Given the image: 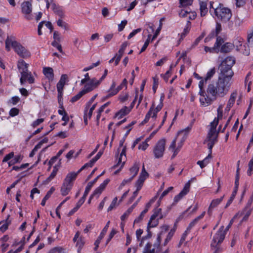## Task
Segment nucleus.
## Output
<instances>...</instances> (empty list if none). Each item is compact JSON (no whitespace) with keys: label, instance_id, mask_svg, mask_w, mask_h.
Masks as SVG:
<instances>
[{"label":"nucleus","instance_id":"obj_60","mask_svg":"<svg viewBox=\"0 0 253 253\" xmlns=\"http://www.w3.org/2000/svg\"><path fill=\"white\" fill-rule=\"evenodd\" d=\"M19 110L16 108H12L9 111V115L11 117H14L18 115Z\"/></svg>","mask_w":253,"mask_h":253},{"label":"nucleus","instance_id":"obj_42","mask_svg":"<svg viewBox=\"0 0 253 253\" xmlns=\"http://www.w3.org/2000/svg\"><path fill=\"white\" fill-rule=\"evenodd\" d=\"M215 73V68H213L211 69L207 74L206 77H205V82H207L208 80H210L212 76Z\"/></svg>","mask_w":253,"mask_h":253},{"label":"nucleus","instance_id":"obj_54","mask_svg":"<svg viewBox=\"0 0 253 253\" xmlns=\"http://www.w3.org/2000/svg\"><path fill=\"white\" fill-rule=\"evenodd\" d=\"M154 107H155V104H154V102H153L152 103L150 108L149 109V110L148 111V112H147V113L146 114V115L145 116V118L146 119H147L148 120H149L150 118L151 117V115L152 114V111H153Z\"/></svg>","mask_w":253,"mask_h":253},{"label":"nucleus","instance_id":"obj_47","mask_svg":"<svg viewBox=\"0 0 253 253\" xmlns=\"http://www.w3.org/2000/svg\"><path fill=\"white\" fill-rule=\"evenodd\" d=\"M209 163V159H203L202 161H198L197 164L200 166L201 169H203Z\"/></svg>","mask_w":253,"mask_h":253},{"label":"nucleus","instance_id":"obj_21","mask_svg":"<svg viewBox=\"0 0 253 253\" xmlns=\"http://www.w3.org/2000/svg\"><path fill=\"white\" fill-rule=\"evenodd\" d=\"M205 214V212H203L201 215L195 218L192 222L189 223L186 230L190 232V230L198 223L199 220L202 219L204 216Z\"/></svg>","mask_w":253,"mask_h":253},{"label":"nucleus","instance_id":"obj_41","mask_svg":"<svg viewBox=\"0 0 253 253\" xmlns=\"http://www.w3.org/2000/svg\"><path fill=\"white\" fill-rule=\"evenodd\" d=\"M223 106L222 105H220L217 110V116L214 119L217 120L218 122L220 120H221L223 117Z\"/></svg>","mask_w":253,"mask_h":253},{"label":"nucleus","instance_id":"obj_58","mask_svg":"<svg viewBox=\"0 0 253 253\" xmlns=\"http://www.w3.org/2000/svg\"><path fill=\"white\" fill-rule=\"evenodd\" d=\"M249 169L247 171V174L249 176L251 175L253 170V159H251L249 163Z\"/></svg>","mask_w":253,"mask_h":253},{"label":"nucleus","instance_id":"obj_63","mask_svg":"<svg viewBox=\"0 0 253 253\" xmlns=\"http://www.w3.org/2000/svg\"><path fill=\"white\" fill-rule=\"evenodd\" d=\"M127 22V20H123L122 21L121 24H119V25H118V31L119 32H121V31L123 30V29H124L126 25Z\"/></svg>","mask_w":253,"mask_h":253},{"label":"nucleus","instance_id":"obj_44","mask_svg":"<svg viewBox=\"0 0 253 253\" xmlns=\"http://www.w3.org/2000/svg\"><path fill=\"white\" fill-rule=\"evenodd\" d=\"M236 194H237V190L234 189L231 194V196L230 199L228 200V202H227L226 205L225 207V208H227L228 206H229L230 205V204L233 202L234 199L235 198Z\"/></svg>","mask_w":253,"mask_h":253},{"label":"nucleus","instance_id":"obj_11","mask_svg":"<svg viewBox=\"0 0 253 253\" xmlns=\"http://www.w3.org/2000/svg\"><path fill=\"white\" fill-rule=\"evenodd\" d=\"M110 181L109 179H105L97 188H96L93 193L92 194L93 196H95L97 195V197L101 194L102 192L104 190L107 185L109 183Z\"/></svg>","mask_w":253,"mask_h":253},{"label":"nucleus","instance_id":"obj_8","mask_svg":"<svg viewBox=\"0 0 253 253\" xmlns=\"http://www.w3.org/2000/svg\"><path fill=\"white\" fill-rule=\"evenodd\" d=\"M20 73L21 77L20 79V82L21 84H23L24 83L27 81L29 84H33L34 82V78L32 76L31 72H29L28 71H21Z\"/></svg>","mask_w":253,"mask_h":253},{"label":"nucleus","instance_id":"obj_3","mask_svg":"<svg viewBox=\"0 0 253 253\" xmlns=\"http://www.w3.org/2000/svg\"><path fill=\"white\" fill-rule=\"evenodd\" d=\"M218 122H219L217 120L214 119L210 124L211 128L208 132L206 139V141L208 142V146L210 151V154H209L205 158H211V149L214 144L217 142V137L218 135V131H216V130Z\"/></svg>","mask_w":253,"mask_h":253},{"label":"nucleus","instance_id":"obj_55","mask_svg":"<svg viewBox=\"0 0 253 253\" xmlns=\"http://www.w3.org/2000/svg\"><path fill=\"white\" fill-rule=\"evenodd\" d=\"M86 196L87 195H85V194L84 193L83 196L80 199V200L77 203L76 207L77 208L79 209L81 207V206L83 204V203L85 201Z\"/></svg>","mask_w":253,"mask_h":253},{"label":"nucleus","instance_id":"obj_23","mask_svg":"<svg viewBox=\"0 0 253 253\" xmlns=\"http://www.w3.org/2000/svg\"><path fill=\"white\" fill-rule=\"evenodd\" d=\"M140 168V164L137 162H135L133 166L131 167L129 169L130 172L132 175V177H134L137 174Z\"/></svg>","mask_w":253,"mask_h":253},{"label":"nucleus","instance_id":"obj_56","mask_svg":"<svg viewBox=\"0 0 253 253\" xmlns=\"http://www.w3.org/2000/svg\"><path fill=\"white\" fill-rule=\"evenodd\" d=\"M29 164L28 163H26L24 164L21 165L20 166H19H19H13L12 167V169L18 171V170H20L22 169L26 168L29 166Z\"/></svg>","mask_w":253,"mask_h":253},{"label":"nucleus","instance_id":"obj_34","mask_svg":"<svg viewBox=\"0 0 253 253\" xmlns=\"http://www.w3.org/2000/svg\"><path fill=\"white\" fill-rule=\"evenodd\" d=\"M109 224H110V221L107 222L106 225L105 226V227L102 230L99 236H98L97 240H99V241H101V240L102 239V238L104 237L105 235L106 234V233L108 230V227L109 226Z\"/></svg>","mask_w":253,"mask_h":253},{"label":"nucleus","instance_id":"obj_20","mask_svg":"<svg viewBox=\"0 0 253 253\" xmlns=\"http://www.w3.org/2000/svg\"><path fill=\"white\" fill-rule=\"evenodd\" d=\"M73 186V184H67L64 182L61 188V193L63 196H66L68 194L69 192L70 191L72 187Z\"/></svg>","mask_w":253,"mask_h":253},{"label":"nucleus","instance_id":"obj_38","mask_svg":"<svg viewBox=\"0 0 253 253\" xmlns=\"http://www.w3.org/2000/svg\"><path fill=\"white\" fill-rule=\"evenodd\" d=\"M57 25L59 27L64 28L65 30H69V26L68 24L63 21L61 18L57 21Z\"/></svg>","mask_w":253,"mask_h":253},{"label":"nucleus","instance_id":"obj_27","mask_svg":"<svg viewBox=\"0 0 253 253\" xmlns=\"http://www.w3.org/2000/svg\"><path fill=\"white\" fill-rule=\"evenodd\" d=\"M17 66L20 72L21 71H28V64L22 59L18 60Z\"/></svg>","mask_w":253,"mask_h":253},{"label":"nucleus","instance_id":"obj_18","mask_svg":"<svg viewBox=\"0 0 253 253\" xmlns=\"http://www.w3.org/2000/svg\"><path fill=\"white\" fill-rule=\"evenodd\" d=\"M22 12L29 14L32 11V4L29 1L24 2L22 4Z\"/></svg>","mask_w":253,"mask_h":253},{"label":"nucleus","instance_id":"obj_51","mask_svg":"<svg viewBox=\"0 0 253 253\" xmlns=\"http://www.w3.org/2000/svg\"><path fill=\"white\" fill-rule=\"evenodd\" d=\"M153 90L154 92H156V89L158 86L159 79L157 76H155L153 78Z\"/></svg>","mask_w":253,"mask_h":253},{"label":"nucleus","instance_id":"obj_40","mask_svg":"<svg viewBox=\"0 0 253 253\" xmlns=\"http://www.w3.org/2000/svg\"><path fill=\"white\" fill-rule=\"evenodd\" d=\"M239 163H240V161H239L238 162V163H237L238 168H237V171H236V178H235V181L234 189H236L237 190H238V188L239 184Z\"/></svg>","mask_w":253,"mask_h":253},{"label":"nucleus","instance_id":"obj_28","mask_svg":"<svg viewBox=\"0 0 253 253\" xmlns=\"http://www.w3.org/2000/svg\"><path fill=\"white\" fill-rule=\"evenodd\" d=\"M216 42L214 43V46L216 48V53H218L220 49V47L222 46V43L224 42V41L222 38L220 36H216Z\"/></svg>","mask_w":253,"mask_h":253},{"label":"nucleus","instance_id":"obj_48","mask_svg":"<svg viewBox=\"0 0 253 253\" xmlns=\"http://www.w3.org/2000/svg\"><path fill=\"white\" fill-rule=\"evenodd\" d=\"M59 42H57V41H53L51 43V45L57 48V49L59 50V51L63 54L64 53V52L62 50V46L61 44H59L58 43Z\"/></svg>","mask_w":253,"mask_h":253},{"label":"nucleus","instance_id":"obj_53","mask_svg":"<svg viewBox=\"0 0 253 253\" xmlns=\"http://www.w3.org/2000/svg\"><path fill=\"white\" fill-rule=\"evenodd\" d=\"M118 198L117 197H115L112 202H111L110 205L108 208L107 211H112L116 206Z\"/></svg>","mask_w":253,"mask_h":253},{"label":"nucleus","instance_id":"obj_46","mask_svg":"<svg viewBox=\"0 0 253 253\" xmlns=\"http://www.w3.org/2000/svg\"><path fill=\"white\" fill-rule=\"evenodd\" d=\"M127 83V81L126 79H124L120 85H119L117 88L114 89V90L117 93L120 90H121L124 86L126 87V84Z\"/></svg>","mask_w":253,"mask_h":253},{"label":"nucleus","instance_id":"obj_52","mask_svg":"<svg viewBox=\"0 0 253 253\" xmlns=\"http://www.w3.org/2000/svg\"><path fill=\"white\" fill-rule=\"evenodd\" d=\"M133 209L130 207L121 216V219L122 220H125L129 214L132 211Z\"/></svg>","mask_w":253,"mask_h":253},{"label":"nucleus","instance_id":"obj_33","mask_svg":"<svg viewBox=\"0 0 253 253\" xmlns=\"http://www.w3.org/2000/svg\"><path fill=\"white\" fill-rule=\"evenodd\" d=\"M207 82H205V79L204 80H201L200 81L199 83V87L200 88V91H199V94L201 96H202L205 98L206 96V95L207 94V92H206L205 90H204V84L206 83Z\"/></svg>","mask_w":253,"mask_h":253},{"label":"nucleus","instance_id":"obj_19","mask_svg":"<svg viewBox=\"0 0 253 253\" xmlns=\"http://www.w3.org/2000/svg\"><path fill=\"white\" fill-rule=\"evenodd\" d=\"M223 196L220 198L213 200L209 208L208 213L210 214L212 210L218 205L223 200Z\"/></svg>","mask_w":253,"mask_h":253},{"label":"nucleus","instance_id":"obj_61","mask_svg":"<svg viewBox=\"0 0 253 253\" xmlns=\"http://www.w3.org/2000/svg\"><path fill=\"white\" fill-rule=\"evenodd\" d=\"M191 126H188L185 129L179 131L177 133V135H179L183 133H184V135H186L188 133L189 131L191 130Z\"/></svg>","mask_w":253,"mask_h":253},{"label":"nucleus","instance_id":"obj_26","mask_svg":"<svg viewBox=\"0 0 253 253\" xmlns=\"http://www.w3.org/2000/svg\"><path fill=\"white\" fill-rule=\"evenodd\" d=\"M200 6L201 16L202 17L206 15L208 10L207 2L205 1H200Z\"/></svg>","mask_w":253,"mask_h":253},{"label":"nucleus","instance_id":"obj_25","mask_svg":"<svg viewBox=\"0 0 253 253\" xmlns=\"http://www.w3.org/2000/svg\"><path fill=\"white\" fill-rule=\"evenodd\" d=\"M60 167V165H55L53 167V169L52 170V172L51 173L50 175L46 179V181L47 182H49L51 180H52L56 176L57 172L59 169V168Z\"/></svg>","mask_w":253,"mask_h":253},{"label":"nucleus","instance_id":"obj_2","mask_svg":"<svg viewBox=\"0 0 253 253\" xmlns=\"http://www.w3.org/2000/svg\"><path fill=\"white\" fill-rule=\"evenodd\" d=\"M235 63V59L232 56L227 57L219 66L220 73L219 75L223 76L230 80L234 75L232 70V66Z\"/></svg>","mask_w":253,"mask_h":253},{"label":"nucleus","instance_id":"obj_5","mask_svg":"<svg viewBox=\"0 0 253 253\" xmlns=\"http://www.w3.org/2000/svg\"><path fill=\"white\" fill-rule=\"evenodd\" d=\"M239 215V212L237 213L234 215L233 218L230 220L229 224L227 225V226L226 227L225 229H224L223 226H221L219 228L217 233L214 235L212 240V242L211 243V246L212 247H216L217 245H218V244H220L223 242L225 238L227 231L229 230V229L230 228V227L231 226L233 223L234 219L237 218Z\"/></svg>","mask_w":253,"mask_h":253},{"label":"nucleus","instance_id":"obj_57","mask_svg":"<svg viewBox=\"0 0 253 253\" xmlns=\"http://www.w3.org/2000/svg\"><path fill=\"white\" fill-rule=\"evenodd\" d=\"M151 36V35H148V39L145 41L143 46H142V47L141 48V50L139 52V54H140L141 53L143 52V51H144L147 48V47H148L149 44V42H150V40H149V38H150V37Z\"/></svg>","mask_w":253,"mask_h":253},{"label":"nucleus","instance_id":"obj_37","mask_svg":"<svg viewBox=\"0 0 253 253\" xmlns=\"http://www.w3.org/2000/svg\"><path fill=\"white\" fill-rule=\"evenodd\" d=\"M161 241V238L160 236H158L157 238V243L154 244V248L155 249V253H158L160 252V243Z\"/></svg>","mask_w":253,"mask_h":253},{"label":"nucleus","instance_id":"obj_59","mask_svg":"<svg viewBox=\"0 0 253 253\" xmlns=\"http://www.w3.org/2000/svg\"><path fill=\"white\" fill-rule=\"evenodd\" d=\"M147 213V210H144L140 213V215L134 220V223H138L143 218L145 213Z\"/></svg>","mask_w":253,"mask_h":253},{"label":"nucleus","instance_id":"obj_22","mask_svg":"<svg viewBox=\"0 0 253 253\" xmlns=\"http://www.w3.org/2000/svg\"><path fill=\"white\" fill-rule=\"evenodd\" d=\"M130 111V109H129L127 107L125 106L123 108H122L119 111L115 114V117H117L119 116V119L121 118L123 116H124L127 114H128Z\"/></svg>","mask_w":253,"mask_h":253},{"label":"nucleus","instance_id":"obj_17","mask_svg":"<svg viewBox=\"0 0 253 253\" xmlns=\"http://www.w3.org/2000/svg\"><path fill=\"white\" fill-rule=\"evenodd\" d=\"M43 73L45 76L50 81H53L54 78L53 70L51 67H44Z\"/></svg>","mask_w":253,"mask_h":253},{"label":"nucleus","instance_id":"obj_45","mask_svg":"<svg viewBox=\"0 0 253 253\" xmlns=\"http://www.w3.org/2000/svg\"><path fill=\"white\" fill-rule=\"evenodd\" d=\"M85 243L84 240L83 238L80 237V238L77 241L76 243V246L78 247V252L80 251Z\"/></svg>","mask_w":253,"mask_h":253},{"label":"nucleus","instance_id":"obj_30","mask_svg":"<svg viewBox=\"0 0 253 253\" xmlns=\"http://www.w3.org/2000/svg\"><path fill=\"white\" fill-rule=\"evenodd\" d=\"M55 191V188L53 187H52L50 190L47 192L46 195L43 198L41 202V205L42 206H44L45 205L46 201L49 198L52 194Z\"/></svg>","mask_w":253,"mask_h":253},{"label":"nucleus","instance_id":"obj_4","mask_svg":"<svg viewBox=\"0 0 253 253\" xmlns=\"http://www.w3.org/2000/svg\"><path fill=\"white\" fill-rule=\"evenodd\" d=\"M10 45H11L15 51L21 57L26 58L31 56L30 52L24 46L16 41H12L8 37L5 41V48L7 51L10 50Z\"/></svg>","mask_w":253,"mask_h":253},{"label":"nucleus","instance_id":"obj_16","mask_svg":"<svg viewBox=\"0 0 253 253\" xmlns=\"http://www.w3.org/2000/svg\"><path fill=\"white\" fill-rule=\"evenodd\" d=\"M237 91H235V92H233L232 93H231V94L230 95V97L228 100V103H227L226 107L225 108V111H229L230 110L231 108L233 106V105H234V104L235 103V99L237 97Z\"/></svg>","mask_w":253,"mask_h":253},{"label":"nucleus","instance_id":"obj_12","mask_svg":"<svg viewBox=\"0 0 253 253\" xmlns=\"http://www.w3.org/2000/svg\"><path fill=\"white\" fill-rule=\"evenodd\" d=\"M108 74V70L107 69H105L104 70V73L102 76L101 77L99 80H97L96 78H93L92 79L91 81V84H89L92 88V89H94L95 88H96L99 84L101 83V82L105 78L106 76H107Z\"/></svg>","mask_w":253,"mask_h":253},{"label":"nucleus","instance_id":"obj_31","mask_svg":"<svg viewBox=\"0 0 253 253\" xmlns=\"http://www.w3.org/2000/svg\"><path fill=\"white\" fill-rule=\"evenodd\" d=\"M159 224L158 219L154 218V219H151V217L148 223L147 226V231L149 233L150 228H153L157 226Z\"/></svg>","mask_w":253,"mask_h":253},{"label":"nucleus","instance_id":"obj_1","mask_svg":"<svg viewBox=\"0 0 253 253\" xmlns=\"http://www.w3.org/2000/svg\"><path fill=\"white\" fill-rule=\"evenodd\" d=\"M231 85V80L219 75L217 82L209 84L205 98H200L201 104H211L218 97H223L228 93Z\"/></svg>","mask_w":253,"mask_h":253},{"label":"nucleus","instance_id":"obj_39","mask_svg":"<svg viewBox=\"0 0 253 253\" xmlns=\"http://www.w3.org/2000/svg\"><path fill=\"white\" fill-rule=\"evenodd\" d=\"M151 244L148 243L144 248L143 253H155V249H151Z\"/></svg>","mask_w":253,"mask_h":253},{"label":"nucleus","instance_id":"obj_15","mask_svg":"<svg viewBox=\"0 0 253 253\" xmlns=\"http://www.w3.org/2000/svg\"><path fill=\"white\" fill-rule=\"evenodd\" d=\"M234 47V43L226 42L221 46L219 51L224 53H229L233 49Z\"/></svg>","mask_w":253,"mask_h":253},{"label":"nucleus","instance_id":"obj_35","mask_svg":"<svg viewBox=\"0 0 253 253\" xmlns=\"http://www.w3.org/2000/svg\"><path fill=\"white\" fill-rule=\"evenodd\" d=\"M98 159H91L88 163H86L84 164L79 170L78 172H80L81 171H82L83 169L87 168H91L92 167L93 165L95 163V162L97 161Z\"/></svg>","mask_w":253,"mask_h":253},{"label":"nucleus","instance_id":"obj_13","mask_svg":"<svg viewBox=\"0 0 253 253\" xmlns=\"http://www.w3.org/2000/svg\"><path fill=\"white\" fill-rule=\"evenodd\" d=\"M51 8L54 13L60 18H63L64 17V12L60 6L57 5L55 3H53L51 4Z\"/></svg>","mask_w":253,"mask_h":253},{"label":"nucleus","instance_id":"obj_24","mask_svg":"<svg viewBox=\"0 0 253 253\" xmlns=\"http://www.w3.org/2000/svg\"><path fill=\"white\" fill-rule=\"evenodd\" d=\"M241 23L240 19L238 17H235L233 20L229 21L228 27L230 28H237L240 26Z\"/></svg>","mask_w":253,"mask_h":253},{"label":"nucleus","instance_id":"obj_43","mask_svg":"<svg viewBox=\"0 0 253 253\" xmlns=\"http://www.w3.org/2000/svg\"><path fill=\"white\" fill-rule=\"evenodd\" d=\"M243 41V39L241 38H238L234 40V43L236 44L238 50H241V48L243 47L241 43Z\"/></svg>","mask_w":253,"mask_h":253},{"label":"nucleus","instance_id":"obj_36","mask_svg":"<svg viewBox=\"0 0 253 253\" xmlns=\"http://www.w3.org/2000/svg\"><path fill=\"white\" fill-rule=\"evenodd\" d=\"M251 211L252 210L251 208H249L246 210H245L244 209L242 212H241V213L239 212V215H238V216H241L243 214H245V215L243 218V220H246L248 218L249 216L251 215Z\"/></svg>","mask_w":253,"mask_h":253},{"label":"nucleus","instance_id":"obj_7","mask_svg":"<svg viewBox=\"0 0 253 253\" xmlns=\"http://www.w3.org/2000/svg\"><path fill=\"white\" fill-rule=\"evenodd\" d=\"M165 144L166 140L165 139H162L157 143L153 150L154 154L156 158H159L163 157Z\"/></svg>","mask_w":253,"mask_h":253},{"label":"nucleus","instance_id":"obj_62","mask_svg":"<svg viewBox=\"0 0 253 253\" xmlns=\"http://www.w3.org/2000/svg\"><path fill=\"white\" fill-rule=\"evenodd\" d=\"M128 45V43L126 42H124L121 45V48L119 50V53L124 54V51Z\"/></svg>","mask_w":253,"mask_h":253},{"label":"nucleus","instance_id":"obj_9","mask_svg":"<svg viewBox=\"0 0 253 253\" xmlns=\"http://www.w3.org/2000/svg\"><path fill=\"white\" fill-rule=\"evenodd\" d=\"M190 186V182L189 181L187 182L182 190L174 198V202L173 205L175 204L178 201H179L185 195H186L189 191Z\"/></svg>","mask_w":253,"mask_h":253},{"label":"nucleus","instance_id":"obj_29","mask_svg":"<svg viewBox=\"0 0 253 253\" xmlns=\"http://www.w3.org/2000/svg\"><path fill=\"white\" fill-rule=\"evenodd\" d=\"M99 176H97L93 181H90L87 183V186L85 187V189L84 193L85 195H87L88 193L89 192L91 187L93 186L94 184L96 182L98 179L99 178Z\"/></svg>","mask_w":253,"mask_h":253},{"label":"nucleus","instance_id":"obj_10","mask_svg":"<svg viewBox=\"0 0 253 253\" xmlns=\"http://www.w3.org/2000/svg\"><path fill=\"white\" fill-rule=\"evenodd\" d=\"M92 88L89 85H84L83 90L80 91L77 95L73 96L71 99V102L74 103L78 101L83 95L92 91Z\"/></svg>","mask_w":253,"mask_h":253},{"label":"nucleus","instance_id":"obj_14","mask_svg":"<svg viewBox=\"0 0 253 253\" xmlns=\"http://www.w3.org/2000/svg\"><path fill=\"white\" fill-rule=\"evenodd\" d=\"M80 172H78V171L77 172H72L67 174L66 176L64 182L67 184H73L72 182L74 181L78 174Z\"/></svg>","mask_w":253,"mask_h":253},{"label":"nucleus","instance_id":"obj_64","mask_svg":"<svg viewBox=\"0 0 253 253\" xmlns=\"http://www.w3.org/2000/svg\"><path fill=\"white\" fill-rule=\"evenodd\" d=\"M143 182H144V181H143L142 179L141 180V179H138L137 180V181L136 182V190L139 191L141 189Z\"/></svg>","mask_w":253,"mask_h":253},{"label":"nucleus","instance_id":"obj_32","mask_svg":"<svg viewBox=\"0 0 253 253\" xmlns=\"http://www.w3.org/2000/svg\"><path fill=\"white\" fill-rule=\"evenodd\" d=\"M125 162H122V159H119V161H118V162L117 163V164L114 165L112 168L111 169H116L118 166H119L120 165V168L117 169V170H116L114 172V174L116 175V174H117L123 168V167L124 166V165H125Z\"/></svg>","mask_w":253,"mask_h":253},{"label":"nucleus","instance_id":"obj_50","mask_svg":"<svg viewBox=\"0 0 253 253\" xmlns=\"http://www.w3.org/2000/svg\"><path fill=\"white\" fill-rule=\"evenodd\" d=\"M193 0H179L181 6H186L192 4Z\"/></svg>","mask_w":253,"mask_h":253},{"label":"nucleus","instance_id":"obj_6","mask_svg":"<svg viewBox=\"0 0 253 253\" xmlns=\"http://www.w3.org/2000/svg\"><path fill=\"white\" fill-rule=\"evenodd\" d=\"M213 12L218 20L225 23L229 22L232 15L231 10L229 8L221 4L213 8Z\"/></svg>","mask_w":253,"mask_h":253},{"label":"nucleus","instance_id":"obj_49","mask_svg":"<svg viewBox=\"0 0 253 253\" xmlns=\"http://www.w3.org/2000/svg\"><path fill=\"white\" fill-rule=\"evenodd\" d=\"M161 211H162V209L160 208H156L154 210V213L151 215V219H154V218H156L157 217H158L159 215H160Z\"/></svg>","mask_w":253,"mask_h":253}]
</instances>
